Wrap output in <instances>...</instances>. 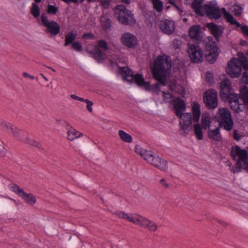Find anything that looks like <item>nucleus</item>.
I'll return each instance as SVG.
<instances>
[{
  "label": "nucleus",
  "instance_id": "obj_25",
  "mask_svg": "<svg viewBox=\"0 0 248 248\" xmlns=\"http://www.w3.org/2000/svg\"><path fill=\"white\" fill-rule=\"evenodd\" d=\"M174 109L176 115H181L186 109V104L184 100L181 99H177L174 103Z\"/></svg>",
  "mask_w": 248,
  "mask_h": 248
},
{
  "label": "nucleus",
  "instance_id": "obj_40",
  "mask_svg": "<svg viewBox=\"0 0 248 248\" xmlns=\"http://www.w3.org/2000/svg\"><path fill=\"white\" fill-rule=\"evenodd\" d=\"M172 44L175 49L179 48L181 45V42L178 39H175L173 40Z\"/></svg>",
  "mask_w": 248,
  "mask_h": 248
},
{
  "label": "nucleus",
  "instance_id": "obj_26",
  "mask_svg": "<svg viewBox=\"0 0 248 248\" xmlns=\"http://www.w3.org/2000/svg\"><path fill=\"white\" fill-rule=\"evenodd\" d=\"M201 33V27L198 25L191 26L189 30V35L190 38L199 40Z\"/></svg>",
  "mask_w": 248,
  "mask_h": 248
},
{
  "label": "nucleus",
  "instance_id": "obj_53",
  "mask_svg": "<svg viewBox=\"0 0 248 248\" xmlns=\"http://www.w3.org/2000/svg\"><path fill=\"white\" fill-rule=\"evenodd\" d=\"M70 97L71 98L73 99H75V100H78V96L77 95H75V94H71L70 95Z\"/></svg>",
  "mask_w": 248,
  "mask_h": 248
},
{
  "label": "nucleus",
  "instance_id": "obj_30",
  "mask_svg": "<svg viewBox=\"0 0 248 248\" xmlns=\"http://www.w3.org/2000/svg\"><path fill=\"white\" fill-rule=\"evenodd\" d=\"M210 123V116L208 113H203L202 116V128L206 129L209 127Z\"/></svg>",
  "mask_w": 248,
  "mask_h": 248
},
{
  "label": "nucleus",
  "instance_id": "obj_28",
  "mask_svg": "<svg viewBox=\"0 0 248 248\" xmlns=\"http://www.w3.org/2000/svg\"><path fill=\"white\" fill-rule=\"evenodd\" d=\"M203 0H194L192 7L195 12L199 15H202V4Z\"/></svg>",
  "mask_w": 248,
  "mask_h": 248
},
{
  "label": "nucleus",
  "instance_id": "obj_12",
  "mask_svg": "<svg viewBox=\"0 0 248 248\" xmlns=\"http://www.w3.org/2000/svg\"><path fill=\"white\" fill-rule=\"evenodd\" d=\"M235 155L238 158L235 164V168L233 170V173L239 172L241 171L242 162L244 163L248 158V153L245 149H241L239 146L236 145L234 149L231 152L232 156L234 158Z\"/></svg>",
  "mask_w": 248,
  "mask_h": 248
},
{
  "label": "nucleus",
  "instance_id": "obj_39",
  "mask_svg": "<svg viewBox=\"0 0 248 248\" xmlns=\"http://www.w3.org/2000/svg\"><path fill=\"white\" fill-rule=\"evenodd\" d=\"M72 47L78 52L81 51L82 49L81 45L78 42H74L72 44Z\"/></svg>",
  "mask_w": 248,
  "mask_h": 248
},
{
  "label": "nucleus",
  "instance_id": "obj_19",
  "mask_svg": "<svg viewBox=\"0 0 248 248\" xmlns=\"http://www.w3.org/2000/svg\"><path fill=\"white\" fill-rule=\"evenodd\" d=\"M121 41L124 46L129 48L135 47L137 44L136 37L134 34L129 32H125L122 34Z\"/></svg>",
  "mask_w": 248,
  "mask_h": 248
},
{
  "label": "nucleus",
  "instance_id": "obj_29",
  "mask_svg": "<svg viewBox=\"0 0 248 248\" xmlns=\"http://www.w3.org/2000/svg\"><path fill=\"white\" fill-rule=\"evenodd\" d=\"M77 37V33L73 31L68 32L65 36V43L64 46H68L70 44L74 43Z\"/></svg>",
  "mask_w": 248,
  "mask_h": 248
},
{
  "label": "nucleus",
  "instance_id": "obj_1",
  "mask_svg": "<svg viewBox=\"0 0 248 248\" xmlns=\"http://www.w3.org/2000/svg\"><path fill=\"white\" fill-rule=\"evenodd\" d=\"M171 66V62L166 55L158 56L155 60L151 71L154 78L160 84L165 85L166 75L170 71Z\"/></svg>",
  "mask_w": 248,
  "mask_h": 248
},
{
  "label": "nucleus",
  "instance_id": "obj_3",
  "mask_svg": "<svg viewBox=\"0 0 248 248\" xmlns=\"http://www.w3.org/2000/svg\"><path fill=\"white\" fill-rule=\"evenodd\" d=\"M134 151L148 163L152 164L161 170L165 171L167 170V161L161 159L158 156H155L151 151L142 148L139 145L135 146Z\"/></svg>",
  "mask_w": 248,
  "mask_h": 248
},
{
  "label": "nucleus",
  "instance_id": "obj_57",
  "mask_svg": "<svg viewBox=\"0 0 248 248\" xmlns=\"http://www.w3.org/2000/svg\"><path fill=\"white\" fill-rule=\"evenodd\" d=\"M40 75L42 76V77L46 81H48V79L43 74H40Z\"/></svg>",
  "mask_w": 248,
  "mask_h": 248
},
{
  "label": "nucleus",
  "instance_id": "obj_18",
  "mask_svg": "<svg viewBox=\"0 0 248 248\" xmlns=\"http://www.w3.org/2000/svg\"><path fill=\"white\" fill-rule=\"evenodd\" d=\"M204 8L209 18L217 19L221 17V14L219 8L217 4H206L204 5Z\"/></svg>",
  "mask_w": 248,
  "mask_h": 248
},
{
  "label": "nucleus",
  "instance_id": "obj_22",
  "mask_svg": "<svg viewBox=\"0 0 248 248\" xmlns=\"http://www.w3.org/2000/svg\"><path fill=\"white\" fill-rule=\"evenodd\" d=\"M207 27L216 40L218 41L224 30V28L212 22L208 23Z\"/></svg>",
  "mask_w": 248,
  "mask_h": 248
},
{
  "label": "nucleus",
  "instance_id": "obj_9",
  "mask_svg": "<svg viewBox=\"0 0 248 248\" xmlns=\"http://www.w3.org/2000/svg\"><path fill=\"white\" fill-rule=\"evenodd\" d=\"M120 71L124 79L129 82L134 81L140 87H149V83L145 82L142 75L137 74L134 75L132 71L126 67L120 68Z\"/></svg>",
  "mask_w": 248,
  "mask_h": 248
},
{
  "label": "nucleus",
  "instance_id": "obj_33",
  "mask_svg": "<svg viewBox=\"0 0 248 248\" xmlns=\"http://www.w3.org/2000/svg\"><path fill=\"white\" fill-rule=\"evenodd\" d=\"M194 131L196 138L198 140H202L203 139V134L202 127L199 124H195L193 125Z\"/></svg>",
  "mask_w": 248,
  "mask_h": 248
},
{
  "label": "nucleus",
  "instance_id": "obj_44",
  "mask_svg": "<svg viewBox=\"0 0 248 248\" xmlns=\"http://www.w3.org/2000/svg\"><path fill=\"white\" fill-rule=\"evenodd\" d=\"M86 103L87 104L86 108H87V110L89 112H92L93 109H92V107L93 105V102L89 100H86Z\"/></svg>",
  "mask_w": 248,
  "mask_h": 248
},
{
  "label": "nucleus",
  "instance_id": "obj_13",
  "mask_svg": "<svg viewBox=\"0 0 248 248\" xmlns=\"http://www.w3.org/2000/svg\"><path fill=\"white\" fill-rule=\"evenodd\" d=\"M241 98L238 102L232 103V109L238 112L244 108L248 109V87L242 86L240 90Z\"/></svg>",
  "mask_w": 248,
  "mask_h": 248
},
{
  "label": "nucleus",
  "instance_id": "obj_59",
  "mask_svg": "<svg viewBox=\"0 0 248 248\" xmlns=\"http://www.w3.org/2000/svg\"><path fill=\"white\" fill-rule=\"evenodd\" d=\"M29 78H31V79H34L35 78L34 77H33V76H31V75H30Z\"/></svg>",
  "mask_w": 248,
  "mask_h": 248
},
{
  "label": "nucleus",
  "instance_id": "obj_15",
  "mask_svg": "<svg viewBox=\"0 0 248 248\" xmlns=\"http://www.w3.org/2000/svg\"><path fill=\"white\" fill-rule=\"evenodd\" d=\"M203 101L207 108H215L218 105L217 94L216 90L210 89L203 94Z\"/></svg>",
  "mask_w": 248,
  "mask_h": 248
},
{
  "label": "nucleus",
  "instance_id": "obj_2",
  "mask_svg": "<svg viewBox=\"0 0 248 248\" xmlns=\"http://www.w3.org/2000/svg\"><path fill=\"white\" fill-rule=\"evenodd\" d=\"M238 58H233L228 62L226 71L232 78H238L242 73L243 68L245 70H248V51L247 56L243 53L239 52L237 53Z\"/></svg>",
  "mask_w": 248,
  "mask_h": 248
},
{
  "label": "nucleus",
  "instance_id": "obj_51",
  "mask_svg": "<svg viewBox=\"0 0 248 248\" xmlns=\"http://www.w3.org/2000/svg\"><path fill=\"white\" fill-rule=\"evenodd\" d=\"M163 93V96L165 97V98H170L171 96V94L170 93H166L165 92H162Z\"/></svg>",
  "mask_w": 248,
  "mask_h": 248
},
{
  "label": "nucleus",
  "instance_id": "obj_60",
  "mask_svg": "<svg viewBox=\"0 0 248 248\" xmlns=\"http://www.w3.org/2000/svg\"><path fill=\"white\" fill-rule=\"evenodd\" d=\"M36 3H40L42 0H34Z\"/></svg>",
  "mask_w": 248,
  "mask_h": 248
},
{
  "label": "nucleus",
  "instance_id": "obj_49",
  "mask_svg": "<svg viewBox=\"0 0 248 248\" xmlns=\"http://www.w3.org/2000/svg\"><path fill=\"white\" fill-rule=\"evenodd\" d=\"M5 152V150L4 147L0 144V155H3Z\"/></svg>",
  "mask_w": 248,
  "mask_h": 248
},
{
  "label": "nucleus",
  "instance_id": "obj_41",
  "mask_svg": "<svg viewBox=\"0 0 248 248\" xmlns=\"http://www.w3.org/2000/svg\"><path fill=\"white\" fill-rule=\"evenodd\" d=\"M205 79L206 81L208 82H211L213 80V75L212 74L209 72L207 71L205 75Z\"/></svg>",
  "mask_w": 248,
  "mask_h": 248
},
{
  "label": "nucleus",
  "instance_id": "obj_42",
  "mask_svg": "<svg viewBox=\"0 0 248 248\" xmlns=\"http://www.w3.org/2000/svg\"><path fill=\"white\" fill-rule=\"evenodd\" d=\"M241 31L246 37L248 38V26L243 25L241 27Z\"/></svg>",
  "mask_w": 248,
  "mask_h": 248
},
{
  "label": "nucleus",
  "instance_id": "obj_20",
  "mask_svg": "<svg viewBox=\"0 0 248 248\" xmlns=\"http://www.w3.org/2000/svg\"><path fill=\"white\" fill-rule=\"evenodd\" d=\"M180 118V126L184 133H187L189 126L192 123V115L190 113H181L177 116Z\"/></svg>",
  "mask_w": 248,
  "mask_h": 248
},
{
  "label": "nucleus",
  "instance_id": "obj_32",
  "mask_svg": "<svg viewBox=\"0 0 248 248\" xmlns=\"http://www.w3.org/2000/svg\"><path fill=\"white\" fill-rule=\"evenodd\" d=\"M230 10L235 16H239L242 13L243 8L240 4L235 3L230 8Z\"/></svg>",
  "mask_w": 248,
  "mask_h": 248
},
{
  "label": "nucleus",
  "instance_id": "obj_24",
  "mask_svg": "<svg viewBox=\"0 0 248 248\" xmlns=\"http://www.w3.org/2000/svg\"><path fill=\"white\" fill-rule=\"evenodd\" d=\"M207 135L209 138L216 141H221L222 140L219 127H217L214 129L209 127L207 131Z\"/></svg>",
  "mask_w": 248,
  "mask_h": 248
},
{
  "label": "nucleus",
  "instance_id": "obj_43",
  "mask_svg": "<svg viewBox=\"0 0 248 248\" xmlns=\"http://www.w3.org/2000/svg\"><path fill=\"white\" fill-rule=\"evenodd\" d=\"M169 3L171 4L172 5H173L177 10V11L180 13H182V11L181 10V7L177 5V4L175 3V2L173 0H169Z\"/></svg>",
  "mask_w": 248,
  "mask_h": 248
},
{
  "label": "nucleus",
  "instance_id": "obj_48",
  "mask_svg": "<svg viewBox=\"0 0 248 248\" xmlns=\"http://www.w3.org/2000/svg\"><path fill=\"white\" fill-rule=\"evenodd\" d=\"M243 78L245 80L246 84H248V73L244 72L243 73Z\"/></svg>",
  "mask_w": 248,
  "mask_h": 248
},
{
  "label": "nucleus",
  "instance_id": "obj_27",
  "mask_svg": "<svg viewBox=\"0 0 248 248\" xmlns=\"http://www.w3.org/2000/svg\"><path fill=\"white\" fill-rule=\"evenodd\" d=\"M192 120L195 122L199 121L201 115L200 106L197 102H194L192 105Z\"/></svg>",
  "mask_w": 248,
  "mask_h": 248
},
{
  "label": "nucleus",
  "instance_id": "obj_21",
  "mask_svg": "<svg viewBox=\"0 0 248 248\" xmlns=\"http://www.w3.org/2000/svg\"><path fill=\"white\" fill-rule=\"evenodd\" d=\"M159 28L164 34L169 35L172 34L175 29L174 23L168 19L161 20L160 21Z\"/></svg>",
  "mask_w": 248,
  "mask_h": 248
},
{
  "label": "nucleus",
  "instance_id": "obj_31",
  "mask_svg": "<svg viewBox=\"0 0 248 248\" xmlns=\"http://www.w3.org/2000/svg\"><path fill=\"white\" fill-rule=\"evenodd\" d=\"M118 135L121 139L125 142L131 143L132 141V138L131 136L126 133L124 130H119L118 132Z\"/></svg>",
  "mask_w": 248,
  "mask_h": 248
},
{
  "label": "nucleus",
  "instance_id": "obj_16",
  "mask_svg": "<svg viewBox=\"0 0 248 248\" xmlns=\"http://www.w3.org/2000/svg\"><path fill=\"white\" fill-rule=\"evenodd\" d=\"M10 189L12 191L15 192L22 198L27 203L33 205L36 201V197L32 194L25 192L22 189L16 184H12L10 186Z\"/></svg>",
  "mask_w": 248,
  "mask_h": 248
},
{
  "label": "nucleus",
  "instance_id": "obj_14",
  "mask_svg": "<svg viewBox=\"0 0 248 248\" xmlns=\"http://www.w3.org/2000/svg\"><path fill=\"white\" fill-rule=\"evenodd\" d=\"M205 49L208 52L206 59L211 63H213L218 55V48L216 43L213 41L212 37H208L207 41H205Z\"/></svg>",
  "mask_w": 248,
  "mask_h": 248
},
{
  "label": "nucleus",
  "instance_id": "obj_46",
  "mask_svg": "<svg viewBox=\"0 0 248 248\" xmlns=\"http://www.w3.org/2000/svg\"><path fill=\"white\" fill-rule=\"evenodd\" d=\"M82 37L84 39H93L94 35L92 33H86L83 35Z\"/></svg>",
  "mask_w": 248,
  "mask_h": 248
},
{
  "label": "nucleus",
  "instance_id": "obj_45",
  "mask_svg": "<svg viewBox=\"0 0 248 248\" xmlns=\"http://www.w3.org/2000/svg\"><path fill=\"white\" fill-rule=\"evenodd\" d=\"M159 184L164 188H167L169 186V184L167 183L166 180L164 179H161L159 181Z\"/></svg>",
  "mask_w": 248,
  "mask_h": 248
},
{
  "label": "nucleus",
  "instance_id": "obj_23",
  "mask_svg": "<svg viewBox=\"0 0 248 248\" xmlns=\"http://www.w3.org/2000/svg\"><path fill=\"white\" fill-rule=\"evenodd\" d=\"M65 123L67 130V139L69 140H73L82 137V133L71 126L69 123L65 122Z\"/></svg>",
  "mask_w": 248,
  "mask_h": 248
},
{
  "label": "nucleus",
  "instance_id": "obj_37",
  "mask_svg": "<svg viewBox=\"0 0 248 248\" xmlns=\"http://www.w3.org/2000/svg\"><path fill=\"white\" fill-rule=\"evenodd\" d=\"M59 8L55 5L48 4L46 9V12L49 15H55L58 12Z\"/></svg>",
  "mask_w": 248,
  "mask_h": 248
},
{
  "label": "nucleus",
  "instance_id": "obj_6",
  "mask_svg": "<svg viewBox=\"0 0 248 248\" xmlns=\"http://www.w3.org/2000/svg\"><path fill=\"white\" fill-rule=\"evenodd\" d=\"M220 88L221 97L223 99L229 101L230 108H232V103L238 102L241 98V93H240V95L234 93L231 82L228 79H224L221 81Z\"/></svg>",
  "mask_w": 248,
  "mask_h": 248
},
{
  "label": "nucleus",
  "instance_id": "obj_38",
  "mask_svg": "<svg viewBox=\"0 0 248 248\" xmlns=\"http://www.w3.org/2000/svg\"><path fill=\"white\" fill-rule=\"evenodd\" d=\"M154 8L157 12L162 11L163 8V3L160 0H152Z\"/></svg>",
  "mask_w": 248,
  "mask_h": 248
},
{
  "label": "nucleus",
  "instance_id": "obj_7",
  "mask_svg": "<svg viewBox=\"0 0 248 248\" xmlns=\"http://www.w3.org/2000/svg\"><path fill=\"white\" fill-rule=\"evenodd\" d=\"M114 13L119 21L124 25H132L136 22L134 15L124 5L117 6Z\"/></svg>",
  "mask_w": 248,
  "mask_h": 248
},
{
  "label": "nucleus",
  "instance_id": "obj_52",
  "mask_svg": "<svg viewBox=\"0 0 248 248\" xmlns=\"http://www.w3.org/2000/svg\"><path fill=\"white\" fill-rule=\"evenodd\" d=\"M244 168L245 170H248V157L246 161L244 163Z\"/></svg>",
  "mask_w": 248,
  "mask_h": 248
},
{
  "label": "nucleus",
  "instance_id": "obj_34",
  "mask_svg": "<svg viewBox=\"0 0 248 248\" xmlns=\"http://www.w3.org/2000/svg\"><path fill=\"white\" fill-rule=\"evenodd\" d=\"M221 11L224 18L228 22L232 24V23L235 20L233 16L227 12L225 8H222Z\"/></svg>",
  "mask_w": 248,
  "mask_h": 248
},
{
  "label": "nucleus",
  "instance_id": "obj_55",
  "mask_svg": "<svg viewBox=\"0 0 248 248\" xmlns=\"http://www.w3.org/2000/svg\"><path fill=\"white\" fill-rule=\"evenodd\" d=\"M122 2L124 3L129 4L130 3V0H122Z\"/></svg>",
  "mask_w": 248,
  "mask_h": 248
},
{
  "label": "nucleus",
  "instance_id": "obj_54",
  "mask_svg": "<svg viewBox=\"0 0 248 248\" xmlns=\"http://www.w3.org/2000/svg\"><path fill=\"white\" fill-rule=\"evenodd\" d=\"M23 76L24 78H30V75L28 73H26V72H24V73H23Z\"/></svg>",
  "mask_w": 248,
  "mask_h": 248
},
{
  "label": "nucleus",
  "instance_id": "obj_5",
  "mask_svg": "<svg viewBox=\"0 0 248 248\" xmlns=\"http://www.w3.org/2000/svg\"><path fill=\"white\" fill-rule=\"evenodd\" d=\"M116 215L120 218L125 219L143 228H147L151 231L154 232L157 228V226L155 223L137 214L128 215L121 211H118L116 212Z\"/></svg>",
  "mask_w": 248,
  "mask_h": 248
},
{
  "label": "nucleus",
  "instance_id": "obj_4",
  "mask_svg": "<svg viewBox=\"0 0 248 248\" xmlns=\"http://www.w3.org/2000/svg\"><path fill=\"white\" fill-rule=\"evenodd\" d=\"M0 128L9 133H13L18 140L22 142L36 146L37 148L41 147L39 143L34 140L28 138V133L26 132L14 127L10 123L5 122L1 119H0Z\"/></svg>",
  "mask_w": 248,
  "mask_h": 248
},
{
  "label": "nucleus",
  "instance_id": "obj_61",
  "mask_svg": "<svg viewBox=\"0 0 248 248\" xmlns=\"http://www.w3.org/2000/svg\"><path fill=\"white\" fill-rule=\"evenodd\" d=\"M246 41H242V42H241V44H242V45H245V44H246Z\"/></svg>",
  "mask_w": 248,
  "mask_h": 248
},
{
  "label": "nucleus",
  "instance_id": "obj_36",
  "mask_svg": "<svg viewBox=\"0 0 248 248\" xmlns=\"http://www.w3.org/2000/svg\"><path fill=\"white\" fill-rule=\"evenodd\" d=\"M31 13L35 18L38 17L40 14V9L38 5L35 3H32V8L31 9Z\"/></svg>",
  "mask_w": 248,
  "mask_h": 248
},
{
  "label": "nucleus",
  "instance_id": "obj_50",
  "mask_svg": "<svg viewBox=\"0 0 248 248\" xmlns=\"http://www.w3.org/2000/svg\"><path fill=\"white\" fill-rule=\"evenodd\" d=\"M232 25H235L237 28L240 27L241 28V27L243 26V25H241L235 19L234 20V21L232 23Z\"/></svg>",
  "mask_w": 248,
  "mask_h": 248
},
{
  "label": "nucleus",
  "instance_id": "obj_17",
  "mask_svg": "<svg viewBox=\"0 0 248 248\" xmlns=\"http://www.w3.org/2000/svg\"><path fill=\"white\" fill-rule=\"evenodd\" d=\"M188 53L191 62H193L198 63L203 60V51L198 46L194 44L189 45Z\"/></svg>",
  "mask_w": 248,
  "mask_h": 248
},
{
  "label": "nucleus",
  "instance_id": "obj_47",
  "mask_svg": "<svg viewBox=\"0 0 248 248\" xmlns=\"http://www.w3.org/2000/svg\"><path fill=\"white\" fill-rule=\"evenodd\" d=\"M233 138L235 140L239 141L241 139V137L240 135L237 132V131L235 130L233 132Z\"/></svg>",
  "mask_w": 248,
  "mask_h": 248
},
{
  "label": "nucleus",
  "instance_id": "obj_8",
  "mask_svg": "<svg viewBox=\"0 0 248 248\" xmlns=\"http://www.w3.org/2000/svg\"><path fill=\"white\" fill-rule=\"evenodd\" d=\"M98 46H89L87 50L93 57L97 62H102L105 59V52L109 49L106 41L100 40L97 42Z\"/></svg>",
  "mask_w": 248,
  "mask_h": 248
},
{
  "label": "nucleus",
  "instance_id": "obj_62",
  "mask_svg": "<svg viewBox=\"0 0 248 248\" xmlns=\"http://www.w3.org/2000/svg\"><path fill=\"white\" fill-rule=\"evenodd\" d=\"M183 20H184V21H187V19H186V18H184V19H183Z\"/></svg>",
  "mask_w": 248,
  "mask_h": 248
},
{
  "label": "nucleus",
  "instance_id": "obj_58",
  "mask_svg": "<svg viewBox=\"0 0 248 248\" xmlns=\"http://www.w3.org/2000/svg\"><path fill=\"white\" fill-rule=\"evenodd\" d=\"M101 3L104 5H105L106 4H107V5L108 4V2H107V1L106 0H102Z\"/></svg>",
  "mask_w": 248,
  "mask_h": 248
},
{
  "label": "nucleus",
  "instance_id": "obj_56",
  "mask_svg": "<svg viewBox=\"0 0 248 248\" xmlns=\"http://www.w3.org/2000/svg\"><path fill=\"white\" fill-rule=\"evenodd\" d=\"M86 100L87 99H85L83 98L78 97V100L79 101H81V102H85L86 103Z\"/></svg>",
  "mask_w": 248,
  "mask_h": 248
},
{
  "label": "nucleus",
  "instance_id": "obj_11",
  "mask_svg": "<svg viewBox=\"0 0 248 248\" xmlns=\"http://www.w3.org/2000/svg\"><path fill=\"white\" fill-rule=\"evenodd\" d=\"M42 25L45 28V31L50 37H54L60 32V25L54 20H49L45 14L41 16Z\"/></svg>",
  "mask_w": 248,
  "mask_h": 248
},
{
  "label": "nucleus",
  "instance_id": "obj_35",
  "mask_svg": "<svg viewBox=\"0 0 248 248\" xmlns=\"http://www.w3.org/2000/svg\"><path fill=\"white\" fill-rule=\"evenodd\" d=\"M101 25L104 30H107L110 28L111 25V21L110 19L102 17L101 18Z\"/></svg>",
  "mask_w": 248,
  "mask_h": 248
},
{
  "label": "nucleus",
  "instance_id": "obj_10",
  "mask_svg": "<svg viewBox=\"0 0 248 248\" xmlns=\"http://www.w3.org/2000/svg\"><path fill=\"white\" fill-rule=\"evenodd\" d=\"M217 121L220 127L226 131H230L233 127V122L230 110L225 108H220L217 113Z\"/></svg>",
  "mask_w": 248,
  "mask_h": 248
}]
</instances>
